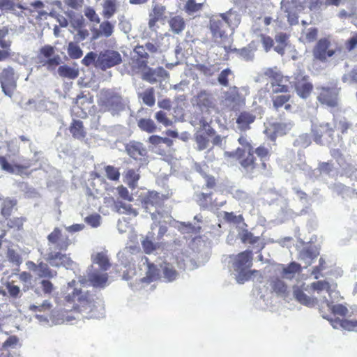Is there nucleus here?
Instances as JSON below:
<instances>
[{"instance_id": "obj_1", "label": "nucleus", "mask_w": 357, "mask_h": 357, "mask_svg": "<svg viewBox=\"0 0 357 357\" xmlns=\"http://www.w3.org/2000/svg\"><path fill=\"white\" fill-rule=\"evenodd\" d=\"M238 142L242 147H238L235 151L227 153V155L235 158L250 177L262 174L267 169L266 162L271 155L269 149L264 145L255 149L248 137L244 135L240 136Z\"/></svg>"}, {"instance_id": "obj_2", "label": "nucleus", "mask_w": 357, "mask_h": 357, "mask_svg": "<svg viewBox=\"0 0 357 357\" xmlns=\"http://www.w3.org/2000/svg\"><path fill=\"white\" fill-rule=\"evenodd\" d=\"M48 244L54 245L59 252H50L47 254V261L56 267L65 266L69 268L73 265V261L66 254L61 251H66L72 244L71 240L68 236H63L62 230L59 227H54L53 231L47 237Z\"/></svg>"}, {"instance_id": "obj_3", "label": "nucleus", "mask_w": 357, "mask_h": 357, "mask_svg": "<svg viewBox=\"0 0 357 357\" xmlns=\"http://www.w3.org/2000/svg\"><path fill=\"white\" fill-rule=\"evenodd\" d=\"M75 283V280L68 283V292L65 296V300L68 303H74L75 311L90 314L96 307L95 301L89 291L84 292L81 289L73 288V284Z\"/></svg>"}, {"instance_id": "obj_4", "label": "nucleus", "mask_w": 357, "mask_h": 357, "mask_svg": "<svg viewBox=\"0 0 357 357\" xmlns=\"http://www.w3.org/2000/svg\"><path fill=\"white\" fill-rule=\"evenodd\" d=\"M98 103L101 111L110 112L113 115L124 109L122 96L112 89L102 90Z\"/></svg>"}, {"instance_id": "obj_5", "label": "nucleus", "mask_w": 357, "mask_h": 357, "mask_svg": "<svg viewBox=\"0 0 357 357\" xmlns=\"http://www.w3.org/2000/svg\"><path fill=\"white\" fill-rule=\"evenodd\" d=\"M253 254L251 250H246L238 253L234 261V270L238 272V282L243 283L251 279L252 276L258 273L257 270L247 271L252 266Z\"/></svg>"}, {"instance_id": "obj_6", "label": "nucleus", "mask_w": 357, "mask_h": 357, "mask_svg": "<svg viewBox=\"0 0 357 357\" xmlns=\"http://www.w3.org/2000/svg\"><path fill=\"white\" fill-rule=\"evenodd\" d=\"M317 100L321 105L329 108H337L340 102V88L335 83L317 87Z\"/></svg>"}, {"instance_id": "obj_7", "label": "nucleus", "mask_w": 357, "mask_h": 357, "mask_svg": "<svg viewBox=\"0 0 357 357\" xmlns=\"http://www.w3.org/2000/svg\"><path fill=\"white\" fill-rule=\"evenodd\" d=\"M232 12L213 15L209 20L208 28L213 38H222L226 36V28L232 26V18L236 17Z\"/></svg>"}, {"instance_id": "obj_8", "label": "nucleus", "mask_w": 357, "mask_h": 357, "mask_svg": "<svg viewBox=\"0 0 357 357\" xmlns=\"http://www.w3.org/2000/svg\"><path fill=\"white\" fill-rule=\"evenodd\" d=\"M39 67H45L49 71H53L61 62L59 55L55 54V47L50 45L41 47L36 55Z\"/></svg>"}, {"instance_id": "obj_9", "label": "nucleus", "mask_w": 357, "mask_h": 357, "mask_svg": "<svg viewBox=\"0 0 357 357\" xmlns=\"http://www.w3.org/2000/svg\"><path fill=\"white\" fill-rule=\"evenodd\" d=\"M121 62L122 57L119 52L112 50H105L98 54L95 66L102 70H105L120 64Z\"/></svg>"}, {"instance_id": "obj_10", "label": "nucleus", "mask_w": 357, "mask_h": 357, "mask_svg": "<svg viewBox=\"0 0 357 357\" xmlns=\"http://www.w3.org/2000/svg\"><path fill=\"white\" fill-rule=\"evenodd\" d=\"M294 86L298 96L302 98H308L312 92L313 84L309 81V76L301 70L294 74Z\"/></svg>"}, {"instance_id": "obj_11", "label": "nucleus", "mask_w": 357, "mask_h": 357, "mask_svg": "<svg viewBox=\"0 0 357 357\" xmlns=\"http://www.w3.org/2000/svg\"><path fill=\"white\" fill-rule=\"evenodd\" d=\"M331 42L328 38L319 39L312 50L314 58L321 62H326L328 58L334 56L337 52V50L331 49Z\"/></svg>"}, {"instance_id": "obj_12", "label": "nucleus", "mask_w": 357, "mask_h": 357, "mask_svg": "<svg viewBox=\"0 0 357 357\" xmlns=\"http://www.w3.org/2000/svg\"><path fill=\"white\" fill-rule=\"evenodd\" d=\"M0 84L5 95L12 97L17 88V79L13 68L8 66L2 70L0 73Z\"/></svg>"}, {"instance_id": "obj_13", "label": "nucleus", "mask_w": 357, "mask_h": 357, "mask_svg": "<svg viewBox=\"0 0 357 357\" xmlns=\"http://www.w3.org/2000/svg\"><path fill=\"white\" fill-rule=\"evenodd\" d=\"M311 132L313 140L321 144L324 139L333 138L334 129L328 123H313Z\"/></svg>"}, {"instance_id": "obj_14", "label": "nucleus", "mask_w": 357, "mask_h": 357, "mask_svg": "<svg viewBox=\"0 0 357 357\" xmlns=\"http://www.w3.org/2000/svg\"><path fill=\"white\" fill-rule=\"evenodd\" d=\"M32 165L33 164L29 160H24V162L22 164H11L8 162L6 156L0 155V167L1 170L10 174H17L20 175L26 174L27 175H29L31 172L26 173V170L29 169L32 166Z\"/></svg>"}, {"instance_id": "obj_15", "label": "nucleus", "mask_w": 357, "mask_h": 357, "mask_svg": "<svg viewBox=\"0 0 357 357\" xmlns=\"http://www.w3.org/2000/svg\"><path fill=\"white\" fill-rule=\"evenodd\" d=\"M225 100L232 109H238L245 105V96L242 94L240 89L235 86L230 87L225 92Z\"/></svg>"}, {"instance_id": "obj_16", "label": "nucleus", "mask_w": 357, "mask_h": 357, "mask_svg": "<svg viewBox=\"0 0 357 357\" xmlns=\"http://www.w3.org/2000/svg\"><path fill=\"white\" fill-rule=\"evenodd\" d=\"M194 104L200 109L208 110L211 108L215 107V100L213 94L206 91L201 90L192 99Z\"/></svg>"}, {"instance_id": "obj_17", "label": "nucleus", "mask_w": 357, "mask_h": 357, "mask_svg": "<svg viewBox=\"0 0 357 357\" xmlns=\"http://www.w3.org/2000/svg\"><path fill=\"white\" fill-rule=\"evenodd\" d=\"M70 26L77 31V36L79 40H84L89 36L86 29V22L82 15H73L70 17Z\"/></svg>"}, {"instance_id": "obj_18", "label": "nucleus", "mask_w": 357, "mask_h": 357, "mask_svg": "<svg viewBox=\"0 0 357 357\" xmlns=\"http://www.w3.org/2000/svg\"><path fill=\"white\" fill-rule=\"evenodd\" d=\"M125 149L128 155L135 160H142L147 155L146 149L140 142H130L126 145Z\"/></svg>"}, {"instance_id": "obj_19", "label": "nucleus", "mask_w": 357, "mask_h": 357, "mask_svg": "<svg viewBox=\"0 0 357 357\" xmlns=\"http://www.w3.org/2000/svg\"><path fill=\"white\" fill-rule=\"evenodd\" d=\"M323 304H324L328 310H330L331 313H333L335 316L338 315L344 318L348 314L349 310L346 306L342 304L333 305L332 302L324 298L321 302V306L319 307V312L322 314V317L325 319L327 318V316L325 315V312L323 310Z\"/></svg>"}, {"instance_id": "obj_20", "label": "nucleus", "mask_w": 357, "mask_h": 357, "mask_svg": "<svg viewBox=\"0 0 357 357\" xmlns=\"http://www.w3.org/2000/svg\"><path fill=\"white\" fill-rule=\"evenodd\" d=\"M15 283V282L14 280H10V277L7 278L6 280L2 278L0 294L3 296H6L8 294L13 298L18 297L20 294V289Z\"/></svg>"}, {"instance_id": "obj_21", "label": "nucleus", "mask_w": 357, "mask_h": 357, "mask_svg": "<svg viewBox=\"0 0 357 357\" xmlns=\"http://www.w3.org/2000/svg\"><path fill=\"white\" fill-rule=\"evenodd\" d=\"M166 8L165 6L156 4L153 6L151 12L149 13V27L152 31H156V23L165 17Z\"/></svg>"}, {"instance_id": "obj_22", "label": "nucleus", "mask_w": 357, "mask_h": 357, "mask_svg": "<svg viewBox=\"0 0 357 357\" xmlns=\"http://www.w3.org/2000/svg\"><path fill=\"white\" fill-rule=\"evenodd\" d=\"M142 204L146 211L151 207L160 206L162 199L160 194L155 191H149L142 198Z\"/></svg>"}, {"instance_id": "obj_23", "label": "nucleus", "mask_w": 357, "mask_h": 357, "mask_svg": "<svg viewBox=\"0 0 357 357\" xmlns=\"http://www.w3.org/2000/svg\"><path fill=\"white\" fill-rule=\"evenodd\" d=\"M108 274L99 270H94L88 273V280L94 287H104L108 280Z\"/></svg>"}, {"instance_id": "obj_24", "label": "nucleus", "mask_w": 357, "mask_h": 357, "mask_svg": "<svg viewBox=\"0 0 357 357\" xmlns=\"http://www.w3.org/2000/svg\"><path fill=\"white\" fill-rule=\"evenodd\" d=\"M114 30V25L108 20H105L100 23L99 29H94L93 30V38L97 39L100 37H110Z\"/></svg>"}, {"instance_id": "obj_25", "label": "nucleus", "mask_w": 357, "mask_h": 357, "mask_svg": "<svg viewBox=\"0 0 357 357\" xmlns=\"http://www.w3.org/2000/svg\"><path fill=\"white\" fill-rule=\"evenodd\" d=\"M256 116L248 111L241 112L236 119V123L241 130L245 131L250 128V124L255 121Z\"/></svg>"}, {"instance_id": "obj_26", "label": "nucleus", "mask_w": 357, "mask_h": 357, "mask_svg": "<svg viewBox=\"0 0 357 357\" xmlns=\"http://www.w3.org/2000/svg\"><path fill=\"white\" fill-rule=\"evenodd\" d=\"M291 99V96L289 94H282L273 96L272 98L273 107L276 110L284 107L287 112H291L292 105L290 102Z\"/></svg>"}, {"instance_id": "obj_27", "label": "nucleus", "mask_w": 357, "mask_h": 357, "mask_svg": "<svg viewBox=\"0 0 357 357\" xmlns=\"http://www.w3.org/2000/svg\"><path fill=\"white\" fill-rule=\"evenodd\" d=\"M294 296L298 302L309 307H313L319 303V301L317 298L308 296L300 288L294 289Z\"/></svg>"}, {"instance_id": "obj_28", "label": "nucleus", "mask_w": 357, "mask_h": 357, "mask_svg": "<svg viewBox=\"0 0 357 357\" xmlns=\"http://www.w3.org/2000/svg\"><path fill=\"white\" fill-rule=\"evenodd\" d=\"M137 58L135 63L139 68H145L147 67L149 54L146 52V49L143 45H137L134 49Z\"/></svg>"}, {"instance_id": "obj_29", "label": "nucleus", "mask_w": 357, "mask_h": 357, "mask_svg": "<svg viewBox=\"0 0 357 357\" xmlns=\"http://www.w3.org/2000/svg\"><path fill=\"white\" fill-rule=\"evenodd\" d=\"M332 326L335 328H342L347 331H354L357 328V319H348L339 317L331 319Z\"/></svg>"}, {"instance_id": "obj_30", "label": "nucleus", "mask_w": 357, "mask_h": 357, "mask_svg": "<svg viewBox=\"0 0 357 357\" xmlns=\"http://www.w3.org/2000/svg\"><path fill=\"white\" fill-rule=\"evenodd\" d=\"M137 97L143 103L149 107H153L155 103V90L149 87L143 91L137 93Z\"/></svg>"}, {"instance_id": "obj_31", "label": "nucleus", "mask_w": 357, "mask_h": 357, "mask_svg": "<svg viewBox=\"0 0 357 357\" xmlns=\"http://www.w3.org/2000/svg\"><path fill=\"white\" fill-rule=\"evenodd\" d=\"M69 130L75 139H82L86 135L83 123L80 120H73L70 123Z\"/></svg>"}, {"instance_id": "obj_32", "label": "nucleus", "mask_w": 357, "mask_h": 357, "mask_svg": "<svg viewBox=\"0 0 357 357\" xmlns=\"http://www.w3.org/2000/svg\"><path fill=\"white\" fill-rule=\"evenodd\" d=\"M289 35L280 32L275 35V40L277 43L274 47V50L278 54L283 55L285 52V49L288 45Z\"/></svg>"}, {"instance_id": "obj_33", "label": "nucleus", "mask_w": 357, "mask_h": 357, "mask_svg": "<svg viewBox=\"0 0 357 357\" xmlns=\"http://www.w3.org/2000/svg\"><path fill=\"white\" fill-rule=\"evenodd\" d=\"M207 168L208 167L206 165L203 166L199 165L196 167V170L204 178L206 188L208 189H213L217 185L216 179L213 176L206 174Z\"/></svg>"}, {"instance_id": "obj_34", "label": "nucleus", "mask_w": 357, "mask_h": 357, "mask_svg": "<svg viewBox=\"0 0 357 357\" xmlns=\"http://www.w3.org/2000/svg\"><path fill=\"white\" fill-rule=\"evenodd\" d=\"M271 287L273 292L281 296H286L288 294V287L284 281L275 278L271 281Z\"/></svg>"}, {"instance_id": "obj_35", "label": "nucleus", "mask_w": 357, "mask_h": 357, "mask_svg": "<svg viewBox=\"0 0 357 357\" xmlns=\"http://www.w3.org/2000/svg\"><path fill=\"white\" fill-rule=\"evenodd\" d=\"M57 72L60 77L69 79H75L79 76V69L68 65L60 66Z\"/></svg>"}, {"instance_id": "obj_36", "label": "nucleus", "mask_w": 357, "mask_h": 357, "mask_svg": "<svg viewBox=\"0 0 357 357\" xmlns=\"http://www.w3.org/2000/svg\"><path fill=\"white\" fill-rule=\"evenodd\" d=\"M310 289L313 291L320 294L321 291H325L329 296L333 291L332 285L326 280H318L310 284Z\"/></svg>"}, {"instance_id": "obj_37", "label": "nucleus", "mask_w": 357, "mask_h": 357, "mask_svg": "<svg viewBox=\"0 0 357 357\" xmlns=\"http://www.w3.org/2000/svg\"><path fill=\"white\" fill-rule=\"evenodd\" d=\"M102 15L105 19L111 18L117 11V0H105Z\"/></svg>"}, {"instance_id": "obj_38", "label": "nucleus", "mask_w": 357, "mask_h": 357, "mask_svg": "<svg viewBox=\"0 0 357 357\" xmlns=\"http://www.w3.org/2000/svg\"><path fill=\"white\" fill-rule=\"evenodd\" d=\"M288 81L287 77H284L282 75H280V78H278L273 82H271V86L273 93H287L289 91V86L286 84Z\"/></svg>"}, {"instance_id": "obj_39", "label": "nucleus", "mask_w": 357, "mask_h": 357, "mask_svg": "<svg viewBox=\"0 0 357 357\" xmlns=\"http://www.w3.org/2000/svg\"><path fill=\"white\" fill-rule=\"evenodd\" d=\"M288 81L287 77H284L282 75H280V78H278L273 82H271V86L273 93H287L289 91V86L286 84Z\"/></svg>"}, {"instance_id": "obj_40", "label": "nucleus", "mask_w": 357, "mask_h": 357, "mask_svg": "<svg viewBox=\"0 0 357 357\" xmlns=\"http://www.w3.org/2000/svg\"><path fill=\"white\" fill-rule=\"evenodd\" d=\"M34 271H38V275L40 278H52L56 275V272L52 271L45 263L40 262L38 264L33 263Z\"/></svg>"}, {"instance_id": "obj_41", "label": "nucleus", "mask_w": 357, "mask_h": 357, "mask_svg": "<svg viewBox=\"0 0 357 357\" xmlns=\"http://www.w3.org/2000/svg\"><path fill=\"white\" fill-rule=\"evenodd\" d=\"M114 207L116 211L121 214H126L134 217L138 215L137 210L134 208L131 204L123 203L121 201L115 202Z\"/></svg>"}, {"instance_id": "obj_42", "label": "nucleus", "mask_w": 357, "mask_h": 357, "mask_svg": "<svg viewBox=\"0 0 357 357\" xmlns=\"http://www.w3.org/2000/svg\"><path fill=\"white\" fill-rule=\"evenodd\" d=\"M224 48L227 53L235 52L240 58L245 61H250L252 59L254 56L252 51L250 47H243L241 49H237L225 46Z\"/></svg>"}, {"instance_id": "obj_43", "label": "nucleus", "mask_w": 357, "mask_h": 357, "mask_svg": "<svg viewBox=\"0 0 357 357\" xmlns=\"http://www.w3.org/2000/svg\"><path fill=\"white\" fill-rule=\"evenodd\" d=\"M169 24L172 31L177 34L182 32L185 27V23L183 18L179 15L171 17L169 21Z\"/></svg>"}, {"instance_id": "obj_44", "label": "nucleus", "mask_w": 357, "mask_h": 357, "mask_svg": "<svg viewBox=\"0 0 357 357\" xmlns=\"http://www.w3.org/2000/svg\"><path fill=\"white\" fill-rule=\"evenodd\" d=\"M92 261L100 266L102 271H107L111 266L107 256L103 252H98L93 257Z\"/></svg>"}, {"instance_id": "obj_45", "label": "nucleus", "mask_w": 357, "mask_h": 357, "mask_svg": "<svg viewBox=\"0 0 357 357\" xmlns=\"http://www.w3.org/2000/svg\"><path fill=\"white\" fill-rule=\"evenodd\" d=\"M318 33L319 30L317 27H310L303 31L300 40L304 43H312L317 40Z\"/></svg>"}, {"instance_id": "obj_46", "label": "nucleus", "mask_w": 357, "mask_h": 357, "mask_svg": "<svg viewBox=\"0 0 357 357\" xmlns=\"http://www.w3.org/2000/svg\"><path fill=\"white\" fill-rule=\"evenodd\" d=\"M300 264L293 261L289 264L287 266H284L280 273L282 277L291 278L294 277V274L300 271Z\"/></svg>"}, {"instance_id": "obj_47", "label": "nucleus", "mask_w": 357, "mask_h": 357, "mask_svg": "<svg viewBox=\"0 0 357 357\" xmlns=\"http://www.w3.org/2000/svg\"><path fill=\"white\" fill-rule=\"evenodd\" d=\"M161 267L162 269L164 278L167 279L168 282H172L176 279L178 273L172 265H171L169 263L165 262L163 265L161 266Z\"/></svg>"}, {"instance_id": "obj_48", "label": "nucleus", "mask_w": 357, "mask_h": 357, "mask_svg": "<svg viewBox=\"0 0 357 357\" xmlns=\"http://www.w3.org/2000/svg\"><path fill=\"white\" fill-rule=\"evenodd\" d=\"M125 178L129 187L134 188L137 185V183L140 178V175L138 173V170L129 169L126 172Z\"/></svg>"}, {"instance_id": "obj_49", "label": "nucleus", "mask_w": 357, "mask_h": 357, "mask_svg": "<svg viewBox=\"0 0 357 357\" xmlns=\"http://www.w3.org/2000/svg\"><path fill=\"white\" fill-rule=\"evenodd\" d=\"M139 128L148 133H152L156 130V126L151 119H141L138 121Z\"/></svg>"}, {"instance_id": "obj_50", "label": "nucleus", "mask_w": 357, "mask_h": 357, "mask_svg": "<svg viewBox=\"0 0 357 357\" xmlns=\"http://www.w3.org/2000/svg\"><path fill=\"white\" fill-rule=\"evenodd\" d=\"M199 130L197 131L200 133H204L208 137H213L215 135V130L211 126L210 123L206 119L202 118L199 120Z\"/></svg>"}, {"instance_id": "obj_51", "label": "nucleus", "mask_w": 357, "mask_h": 357, "mask_svg": "<svg viewBox=\"0 0 357 357\" xmlns=\"http://www.w3.org/2000/svg\"><path fill=\"white\" fill-rule=\"evenodd\" d=\"M68 54L73 59H78L83 55V52L79 46L73 42H70L68 46Z\"/></svg>"}, {"instance_id": "obj_52", "label": "nucleus", "mask_w": 357, "mask_h": 357, "mask_svg": "<svg viewBox=\"0 0 357 357\" xmlns=\"http://www.w3.org/2000/svg\"><path fill=\"white\" fill-rule=\"evenodd\" d=\"M209 137L204 133L197 132L195 134V141L197 144V149L199 151L204 150L207 148L209 142Z\"/></svg>"}, {"instance_id": "obj_53", "label": "nucleus", "mask_w": 357, "mask_h": 357, "mask_svg": "<svg viewBox=\"0 0 357 357\" xmlns=\"http://www.w3.org/2000/svg\"><path fill=\"white\" fill-rule=\"evenodd\" d=\"M211 196L212 193L200 192L197 196V202L202 208H206L211 202Z\"/></svg>"}, {"instance_id": "obj_54", "label": "nucleus", "mask_w": 357, "mask_h": 357, "mask_svg": "<svg viewBox=\"0 0 357 357\" xmlns=\"http://www.w3.org/2000/svg\"><path fill=\"white\" fill-rule=\"evenodd\" d=\"M204 3H196L195 0H188L185 5V10L188 14H192L202 9Z\"/></svg>"}, {"instance_id": "obj_55", "label": "nucleus", "mask_w": 357, "mask_h": 357, "mask_svg": "<svg viewBox=\"0 0 357 357\" xmlns=\"http://www.w3.org/2000/svg\"><path fill=\"white\" fill-rule=\"evenodd\" d=\"M159 278V270L153 264H148V270L146 275V280L148 282H153Z\"/></svg>"}, {"instance_id": "obj_56", "label": "nucleus", "mask_w": 357, "mask_h": 357, "mask_svg": "<svg viewBox=\"0 0 357 357\" xmlns=\"http://www.w3.org/2000/svg\"><path fill=\"white\" fill-rule=\"evenodd\" d=\"M342 82L349 84H357V66H354L350 71L344 74Z\"/></svg>"}, {"instance_id": "obj_57", "label": "nucleus", "mask_w": 357, "mask_h": 357, "mask_svg": "<svg viewBox=\"0 0 357 357\" xmlns=\"http://www.w3.org/2000/svg\"><path fill=\"white\" fill-rule=\"evenodd\" d=\"M107 178L111 181H119L120 172L117 168L112 165H107L105 167Z\"/></svg>"}, {"instance_id": "obj_58", "label": "nucleus", "mask_w": 357, "mask_h": 357, "mask_svg": "<svg viewBox=\"0 0 357 357\" xmlns=\"http://www.w3.org/2000/svg\"><path fill=\"white\" fill-rule=\"evenodd\" d=\"M223 219L228 223L239 224L243 220L242 215H236L233 212L223 213Z\"/></svg>"}, {"instance_id": "obj_59", "label": "nucleus", "mask_w": 357, "mask_h": 357, "mask_svg": "<svg viewBox=\"0 0 357 357\" xmlns=\"http://www.w3.org/2000/svg\"><path fill=\"white\" fill-rule=\"evenodd\" d=\"M84 15L91 22L100 23V19L93 8L88 6L84 9Z\"/></svg>"}, {"instance_id": "obj_60", "label": "nucleus", "mask_w": 357, "mask_h": 357, "mask_svg": "<svg viewBox=\"0 0 357 357\" xmlns=\"http://www.w3.org/2000/svg\"><path fill=\"white\" fill-rule=\"evenodd\" d=\"M231 74H232V72L229 68L224 69L223 70L221 71V73L218 75V82L224 86H229L228 77Z\"/></svg>"}, {"instance_id": "obj_61", "label": "nucleus", "mask_w": 357, "mask_h": 357, "mask_svg": "<svg viewBox=\"0 0 357 357\" xmlns=\"http://www.w3.org/2000/svg\"><path fill=\"white\" fill-rule=\"evenodd\" d=\"M7 257L8 261L17 266L22 263V258L20 255L14 250L9 249L7 252Z\"/></svg>"}, {"instance_id": "obj_62", "label": "nucleus", "mask_w": 357, "mask_h": 357, "mask_svg": "<svg viewBox=\"0 0 357 357\" xmlns=\"http://www.w3.org/2000/svg\"><path fill=\"white\" fill-rule=\"evenodd\" d=\"M326 268L325 260L321 257L319 260V265L313 268L312 275H314L315 279H318L321 275V272Z\"/></svg>"}, {"instance_id": "obj_63", "label": "nucleus", "mask_w": 357, "mask_h": 357, "mask_svg": "<svg viewBox=\"0 0 357 357\" xmlns=\"http://www.w3.org/2000/svg\"><path fill=\"white\" fill-rule=\"evenodd\" d=\"M260 37L261 43L266 52L270 51L274 45L273 38L271 36H266L265 34H261Z\"/></svg>"}, {"instance_id": "obj_64", "label": "nucleus", "mask_w": 357, "mask_h": 357, "mask_svg": "<svg viewBox=\"0 0 357 357\" xmlns=\"http://www.w3.org/2000/svg\"><path fill=\"white\" fill-rule=\"evenodd\" d=\"M24 219L22 218H13L8 220L7 226L10 228L20 229L23 226Z\"/></svg>"}]
</instances>
